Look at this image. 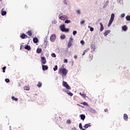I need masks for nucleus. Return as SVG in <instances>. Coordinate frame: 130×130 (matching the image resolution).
Masks as SVG:
<instances>
[{
    "label": "nucleus",
    "mask_w": 130,
    "mask_h": 130,
    "mask_svg": "<svg viewBox=\"0 0 130 130\" xmlns=\"http://www.w3.org/2000/svg\"><path fill=\"white\" fill-rule=\"evenodd\" d=\"M79 94L82 96V97H83V98H86V94L82 93L81 92H80Z\"/></svg>",
    "instance_id": "25"
},
{
    "label": "nucleus",
    "mask_w": 130,
    "mask_h": 130,
    "mask_svg": "<svg viewBox=\"0 0 130 130\" xmlns=\"http://www.w3.org/2000/svg\"><path fill=\"white\" fill-rule=\"evenodd\" d=\"M67 94H68V95H69V96H73V93L71 92V91H70V90H67L66 91Z\"/></svg>",
    "instance_id": "17"
},
{
    "label": "nucleus",
    "mask_w": 130,
    "mask_h": 130,
    "mask_svg": "<svg viewBox=\"0 0 130 130\" xmlns=\"http://www.w3.org/2000/svg\"><path fill=\"white\" fill-rule=\"evenodd\" d=\"M76 13L78 14V15H80V14H81L80 10H77Z\"/></svg>",
    "instance_id": "42"
},
{
    "label": "nucleus",
    "mask_w": 130,
    "mask_h": 130,
    "mask_svg": "<svg viewBox=\"0 0 130 130\" xmlns=\"http://www.w3.org/2000/svg\"><path fill=\"white\" fill-rule=\"evenodd\" d=\"M125 16V14H124V13H123L121 14V18H123Z\"/></svg>",
    "instance_id": "40"
},
{
    "label": "nucleus",
    "mask_w": 130,
    "mask_h": 130,
    "mask_svg": "<svg viewBox=\"0 0 130 130\" xmlns=\"http://www.w3.org/2000/svg\"><path fill=\"white\" fill-rule=\"evenodd\" d=\"M5 82H6V83H10V79H8V78H6L5 79Z\"/></svg>",
    "instance_id": "36"
},
{
    "label": "nucleus",
    "mask_w": 130,
    "mask_h": 130,
    "mask_svg": "<svg viewBox=\"0 0 130 130\" xmlns=\"http://www.w3.org/2000/svg\"><path fill=\"white\" fill-rule=\"evenodd\" d=\"M111 20H114V14L112 13L111 15Z\"/></svg>",
    "instance_id": "28"
},
{
    "label": "nucleus",
    "mask_w": 130,
    "mask_h": 130,
    "mask_svg": "<svg viewBox=\"0 0 130 130\" xmlns=\"http://www.w3.org/2000/svg\"><path fill=\"white\" fill-rule=\"evenodd\" d=\"M110 25H111V23H110V22H109L108 27H109L110 26Z\"/></svg>",
    "instance_id": "50"
},
{
    "label": "nucleus",
    "mask_w": 130,
    "mask_h": 130,
    "mask_svg": "<svg viewBox=\"0 0 130 130\" xmlns=\"http://www.w3.org/2000/svg\"><path fill=\"white\" fill-rule=\"evenodd\" d=\"M126 20L127 21H130V15H127V16H126Z\"/></svg>",
    "instance_id": "31"
},
{
    "label": "nucleus",
    "mask_w": 130,
    "mask_h": 130,
    "mask_svg": "<svg viewBox=\"0 0 130 130\" xmlns=\"http://www.w3.org/2000/svg\"><path fill=\"white\" fill-rule=\"evenodd\" d=\"M3 0H0V2H2Z\"/></svg>",
    "instance_id": "55"
},
{
    "label": "nucleus",
    "mask_w": 130,
    "mask_h": 130,
    "mask_svg": "<svg viewBox=\"0 0 130 130\" xmlns=\"http://www.w3.org/2000/svg\"><path fill=\"white\" fill-rule=\"evenodd\" d=\"M80 43L81 44H82V45H84V44H85V42H84V41L82 40L80 41Z\"/></svg>",
    "instance_id": "39"
},
{
    "label": "nucleus",
    "mask_w": 130,
    "mask_h": 130,
    "mask_svg": "<svg viewBox=\"0 0 130 130\" xmlns=\"http://www.w3.org/2000/svg\"><path fill=\"white\" fill-rule=\"evenodd\" d=\"M60 29L62 32H68L69 31H70V29L69 28H66V27L64 26V24H62L60 26Z\"/></svg>",
    "instance_id": "2"
},
{
    "label": "nucleus",
    "mask_w": 130,
    "mask_h": 130,
    "mask_svg": "<svg viewBox=\"0 0 130 130\" xmlns=\"http://www.w3.org/2000/svg\"><path fill=\"white\" fill-rule=\"evenodd\" d=\"M63 3L65 5H68V3H69V0H63Z\"/></svg>",
    "instance_id": "30"
},
{
    "label": "nucleus",
    "mask_w": 130,
    "mask_h": 130,
    "mask_svg": "<svg viewBox=\"0 0 130 130\" xmlns=\"http://www.w3.org/2000/svg\"><path fill=\"white\" fill-rule=\"evenodd\" d=\"M41 55H42V54H41Z\"/></svg>",
    "instance_id": "56"
},
{
    "label": "nucleus",
    "mask_w": 130,
    "mask_h": 130,
    "mask_svg": "<svg viewBox=\"0 0 130 130\" xmlns=\"http://www.w3.org/2000/svg\"><path fill=\"white\" fill-rule=\"evenodd\" d=\"M59 18L60 19V20H61L62 21H66V20H68V19H69L67 15H64L59 16Z\"/></svg>",
    "instance_id": "4"
},
{
    "label": "nucleus",
    "mask_w": 130,
    "mask_h": 130,
    "mask_svg": "<svg viewBox=\"0 0 130 130\" xmlns=\"http://www.w3.org/2000/svg\"><path fill=\"white\" fill-rule=\"evenodd\" d=\"M73 38H70L69 42H68V48H70V47H71V46H72V44H73Z\"/></svg>",
    "instance_id": "5"
},
{
    "label": "nucleus",
    "mask_w": 130,
    "mask_h": 130,
    "mask_svg": "<svg viewBox=\"0 0 130 130\" xmlns=\"http://www.w3.org/2000/svg\"><path fill=\"white\" fill-rule=\"evenodd\" d=\"M57 66H55V67L53 68V70L54 71V72H55L56 71H57Z\"/></svg>",
    "instance_id": "34"
},
{
    "label": "nucleus",
    "mask_w": 130,
    "mask_h": 130,
    "mask_svg": "<svg viewBox=\"0 0 130 130\" xmlns=\"http://www.w3.org/2000/svg\"><path fill=\"white\" fill-rule=\"evenodd\" d=\"M33 42L34 43H37L38 42V39L37 38H34L33 39Z\"/></svg>",
    "instance_id": "18"
},
{
    "label": "nucleus",
    "mask_w": 130,
    "mask_h": 130,
    "mask_svg": "<svg viewBox=\"0 0 130 130\" xmlns=\"http://www.w3.org/2000/svg\"><path fill=\"white\" fill-rule=\"evenodd\" d=\"M80 117L82 120H84L86 118V116L84 114H81L80 115Z\"/></svg>",
    "instance_id": "15"
},
{
    "label": "nucleus",
    "mask_w": 130,
    "mask_h": 130,
    "mask_svg": "<svg viewBox=\"0 0 130 130\" xmlns=\"http://www.w3.org/2000/svg\"><path fill=\"white\" fill-rule=\"evenodd\" d=\"M123 118L124 120H125L126 121H127V120H128V116H127V114H124L123 116Z\"/></svg>",
    "instance_id": "11"
},
{
    "label": "nucleus",
    "mask_w": 130,
    "mask_h": 130,
    "mask_svg": "<svg viewBox=\"0 0 130 130\" xmlns=\"http://www.w3.org/2000/svg\"><path fill=\"white\" fill-rule=\"evenodd\" d=\"M109 33H110V30H106L104 33V35H105V36H107V35H108Z\"/></svg>",
    "instance_id": "14"
},
{
    "label": "nucleus",
    "mask_w": 130,
    "mask_h": 130,
    "mask_svg": "<svg viewBox=\"0 0 130 130\" xmlns=\"http://www.w3.org/2000/svg\"><path fill=\"white\" fill-rule=\"evenodd\" d=\"M52 57H56V55H55L54 53L51 54Z\"/></svg>",
    "instance_id": "35"
},
{
    "label": "nucleus",
    "mask_w": 130,
    "mask_h": 130,
    "mask_svg": "<svg viewBox=\"0 0 130 130\" xmlns=\"http://www.w3.org/2000/svg\"><path fill=\"white\" fill-rule=\"evenodd\" d=\"M56 38V37L55 36V34H52L50 38V40L52 42H53L55 40Z\"/></svg>",
    "instance_id": "6"
},
{
    "label": "nucleus",
    "mask_w": 130,
    "mask_h": 130,
    "mask_svg": "<svg viewBox=\"0 0 130 130\" xmlns=\"http://www.w3.org/2000/svg\"><path fill=\"white\" fill-rule=\"evenodd\" d=\"M73 130H76V128H73Z\"/></svg>",
    "instance_id": "53"
},
{
    "label": "nucleus",
    "mask_w": 130,
    "mask_h": 130,
    "mask_svg": "<svg viewBox=\"0 0 130 130\" xmlns=\"http://www.w3.org/2000/svg\"><path fill=\"white\" fill-rule=\"evenodd\" d=\"M25 49H27V50H30L31 49V47H30V46H26L25 47H24Z\"/></svg>",
    "instance_id": "22"
},
{
    "label": "nucleus",
    "mask_w": 130,
    "mask_h": 130,
    "mask_svg": "<svg viewBox=\"0 0 130 130\" xmlns=\"http://www.w3.org/2000/svg\"><path fill=\"white\" fill-rule=\"evenodd\" d=\"M122 29L123 31H126V30H127V26H126V25H123L122 27Z\"/></svg>",
    "instance_id": "16"
},
{
    "label": "nucleus",
    "mask_w": 130,
    "mask_h": 130,
    "mask_svg": "<svg viewBox=\"0 0 130 130\" xmlns=\"http://www.w3.org/2000/svg\"><path fill=\"white\" fill-rule=\"evenodd\" d=\"M85 52H88V51H90V48H87V49H86L85 50H84Z\"/></svg>",
    "instance_id": "37"
},
{
    "label": "nucleus",
    "mask_w": 130,
    "mask_h": 130,
    "mask_svg": "<svg viewBox=\"0 0 130 130\" xmlns=\"http://www.w3.org/2000/svg\"><path fill=\"white\" fill-rule=\"evenodd\" d=\"M64 62H66V63H68V59H64Z\"/></svg>",
    "instance_id": "47"
},
{
    "label": "nucleus",
    "mask_w": 130,
    "mask_h": 130,
    "mask_svg": "<svg viewBox=\"0 0 130 130\" xmlns=\"http://www.w3.org/2000/svg\"><path fill=\"white\" fill-rule=\"evenodd\" d=\"M85 54H86V53L85 51L83 52L82 55H85Z\"/></svg>",
    "instance_id": "51"
},
{
    "label": "nucleus",
    "mask_w": 130,
    "mask_h": 130,
    "mask_svg": "<svg viewBox=\"0 0 130 130\" xmlns=\"http://www.w3.org/2000/svg\"><path fill=\"white\" fill-rule=\"evenodd\" d=\"M1 13L2 16H6L7 15V11H4V8L2 9Z\"/></svg>",
    "instance_id": "10"
},
{
    "label": "nucleus",
    "mask_w": 130,
    "mask_h": 130,
    "mask_svg": "<svg viewBox=\"0 0 130 130\" xmlns=\"http://www.w3.org/2000/svg\"><path fill=\"white\" fill-rule=\"evenodd\" d=\"M58 74H59V75H61L62 77H66L68 74V70L64 68H60L58 71Z\"/></svg>",
    "instance_id": "1"
},
{
    "label": "nucleus",
    "mask_w": 130,
    "mask_h": 130,
    "mask_svg": "<svg viewBox=\"0 0 130 130\" xmlns=\"http://www.w3.org/2000/svg\"><path fill=\"white\" fill-rule=\"evenodd\" d=\"M77 105H78V106H80V107H82V106H81V105H79V104H77Z\"/></svg>",
    "instance_id": "52"
},
{
    "label": "nucleus",
    "mask_w": 130,
    "mask_h": 130,
    "mask_svg": "<svg viewBox=\"0 0 130 130\" xmlns=\"http://www.w3.org/2000/svg\"><path fill=\"white\" fill-rule=\"evenodd\" d=\"M84 23H85V21H84V20H82V21L80 22V24H84Z\"/></svg>",
    "instance_id": "46"
},
{
    "label": "nucleus",
    "mask_w": 130,
    "mask_h": 130,
    "mask_svg": "<svg viewBox=\"0 0 130 130\" xmlns=\"http://www.w3.org/2000/svg\"><path fill=\"white\" fill-rule=\"evenodd\" d=\"M66 38V36L64 35H62L60 36L61 39H64Z\"/></svg>",
    "instance_id": "32"
},
{
    "label": "nucleus",
    "mask_w": 130,
    "mask_h": 130,
    "mask_svg": "<svg viewBox=\"0 0 130 130\" xmlns=\"http://www.w3.org/2000/svg\"><path fill=\"white\" fill-rule=\"evenodd\" d=\"M112 22H113V19H110V21H109V23H110L111 24H112Z\"/></svg>",
    "instance_id": "45"
},
{
    "label": "nucleus",
    "mask_w": 130,
    "mask_h": 130,
    "mask_svg": "<svg viewBox=\"0 0 130 130\" xmlns=\"http://www.w3.org/2000/svg\"><path fill=\"white\" fill-rule=\"evenodd\" d=\"M74 58L77 59V57H78V56H77V55H75L74 56Z\"/></svg>",
    "instance_id": "48"
},
{
    "label": "nucleus",
    "mask_w": 130,
    "mask_h": 130,
    "mask_svg": "<svg viewBox=\"0 0 130 130\" xmlns=\"http://www.w3.org/2000/svg\"><path fill=\"white\" fill-rule=\"evenodd\" d=\"M42 70L43 71H46L47 70H48V67L46 65H44V64H42Z\"/></svg>",
    "instance_id": "8"
},
{
    "label": "nucleus",
    "mask_w": 130,
    "mask_h": 130,
    "mask_svg": "<svg viewBox=\"0 0 130 130\" xmlns=\"http://www.w3.org/2000/svg\"><path fill=\"white\" fill-rule=\"evenodd\" d=\"M62 84H63V87L66 88V89H67L68 90H71V86L70 85H69V84H68V83H67V82H65L63 81L62 82Z\"/></svg>",
    "instance_id": "3"
},
{
    "label": "nucleus",
    "mask_w": 130,
    "mask_h": 130,
    "mask_svg": "<svg viewBox=\"0 0 130 130\" xmlns=\"http://www.w3.org/2000/svg\"><path fill=\"white\" fill-rule=\"evenodd\" d=\"M71 120H67V123L70 124V123H71Z\"/></svg>",
    "instance_id": "44"
},
{
    "label": "nucleus",
    "mask_w": 130,
    "mask_h": 130,
    "mask_svg": "<svg viewBox=\"0 0 130 130\" xmlns=\"http://www.w3.org/2000/svg\"><path fill=\"white\" fill-rule=\"evenodd\" d=\"M41 51H42V49H41V48L37 49V53H41Z\"/></svg>",
    "instance_id": "26"
},
{
    "label": "nucleus",
    "mask_w": 130,
    "mask_h": 130,
    "mask_svg": "<svg viewBox=\"0 0 130 130\" xmlns=\"http://www.w3.org/2000/svg\"><path fill=\"white\" fill-rule=\"evenodd\" d=\"M11 99H12V100H13L14 101H18V98H15V96H12L11 97Z\"/></svg>",
    "instance_id": "23"
},
{
    "label": "nucleus",
    "mask_w": 130,
    "mask_h": 130,
    "mask_svg": "<svg viewBox=\"0 0 130 130\" xmlns=\"http://www.w3.org/2000/svg\"><path fill=\"white\" fill-rule=\"evenodd\" d=\"M88 58H89L88 60H89V61H91V60H92V59H93V56L91 54H89V56H88Z\"/></svg>",
    "instance_id": "20"
},
{
    "label": "nucleus",
    "mask_w": 130,
    "mask_h": 130,
    "mask_svg": "<svg viewBox=\"0 0 130 130\" xmlns=\"http://www.w3.org/2000/svg\"><path fill=\"white\" fill-rule=\"evenodd\" d=\"M100 25L101 26L100 31L102 32V31H103V30H104V27L103 26V24L101 22L100 23Z\"/></svg>",
    "instance_id": "12"
},
{
    "label": "nucleus",
    "mask_w": 130,
    "mask_h": 130,
    "mask_svg": "<svg viewBox=\"0 0 130 130\" xmlns=\"http://www.w3.org/2000/svg\"><path fill=\"white\" fill-rule=\"evenodd\" d=\"M73 35H76V34H77V31L76 30L73 31Z\"/></svg>",
    "instance_id": "43"
},
{
    "label": "nucleus",
    "mask_w": 130,
    "mask_h": 130,
    "mask_svg": "<svg viewBox=\"0 0 130 130\" xmlns=\"http://www.w3.org/2000/svg\"><path fill=\"white\" fill-rule=\"evenodd\" d=\"M26 34H27V35H28V36H32V31H31V30H28Z\"/></svg>",
    "instance_id": "19"
},
{
    "label": "nucleus",
    "mask_w": 130,
    "mask_h": 130,
    "mask_svg": "<svg viewBox=\"0 0 130 130\" xmlns=\"http://www.w3.org/2000/svg\"><path fill=\"white\" fill-rule=\"evenodd\" d=\"M20 38L22 39H25V38H28V36L27 35H26L25 34H21V35L20 36Z\"/></svg>",
    "instance_id": "9"
},
{
    "label": "nucleus",
    "mask_w": 130,
    "mask_h": 130,
    "mask_svg": "<svg viewBox=\"0 0 130 130\" xmlns=\"http://www.w3.org/2000/svg\"><path fill=\"white\" fill-rule=\"evenodd\" d=\"M41 86H42V83L41 82H40V81H39L38 84L37 85V87H38L39 88H40V87H41Z\"/></svg>",
    "instance_id": "24"
},
{
    "label": "nucleus",
    "mask_w": 130,
    "mask_h": 130,
    "mask_svg": "<svg viewBox=\"0 0 130 130\" xmlns=\"http://www.w3.org/2000/svg\"><path fill=\"white\" fill-rule=\"evenodd\" d=\"M24 90H30V87H29V86H25L24 87Z\"/></svg>",
    "instance_id": "29"
},
{
    "label": "nucleus",
    "mask_w": 130,
    "mask_h": 130,
    "mask_svg": "<svg viewBox=\"0 0 130 130\" xmlns=\"http://www.w3.org/2000/svg\"><path fill=\"white\" fill-rule=\"evenodd\" d=\"M109 3V1H107V3L108 4Z\"/></svg>",
    "instance_id": "54"
},
{
    "label": "nucleus",
    "mask_w": 130,
    "mask_h": 130,
    "mask_svg": "<svg viewBox=\"0 0 130 130\" xmlns=\"http://www.w3.org/2000/svg\"><path fill=\"white\" fill-rule=\"evenodd\" d=\"M90 31H91V32L94 31V28L92 27H90Z\"/></svg>",
    "instance_id": "41"
},
{
    "label": "nucleus",
    "mask_w": 130,
    "mask_h": 130,
    "mask_svg": "<svg viewBox=\"0 0 130 130\" xmlns=\"http://www.w3.org/2000/svg\"><path fill=\"white\" fill-rule=\"evenodd\" d=\"M81 104H83V105L86 106L88 105V104L86 102H84L83 103H81Z\"/></svg>",
    "instance_id": "38"
},
{
    "label": "nucleus",
    "mask_w": 130,
    "mask_h": 130,
    "mask_svg": "<svg viewBox=\"0 0 130 130\" xmlns=\"http://www.w3.org/2000/svg\"><path fill=\"white\" fill-rule=\"evenodd\" d=\"M91 126V123H88V124H85L83 127H84V128H88L89 127Z\"/></svg>",
    "instance_id": "13"
},
{
    "label": "nucleus",
    "mask_w": 130,
    "mask_h": 130,
    "mask_svg": "<svg viewBox=\"0 0 130 130\" xmlns=\"http://www.w3.org/2000/svg\"><path fill=\"white\" fill-rule=\"evenodd\" d=\"M64 23L66 24H69V23H71V20L66 19L65 20Z\"/></svg>",
    "instance_id": "27"
},
{
    "label": "nucleus",
    "mask_w": 130,
    "mask_h": 130,
    "mask_svg": "<svg viewBox=\"0 0 130 130\" xmlns=\"http://www.w3.org/2000/svg\"><path fill=\"white\" fill-rule=\"evenodd\" d=\"M41 63L42 64H45V63H46V58H45V57L43 56L41 57Z\"/></svg>",
    "instance_id": "7"
},
{
    "label": "nucleus",
    "mask_w": 130,
    "mask_h": 130,
    "mask_svg": "<svg viewBox=\"0 0 130 130\" xmlns=\"http://www.w3.org/2000/svg\"><path fill=\"white\" fill-rule=\"evenodd\" d=\"M79 127L80 129H82V130H86L85 128H83V126H82V123H79Z\"/></svg>",
    "instance_id": "21"
},
{
    "label": "nucleus",
    "mask_w": 130,
    "mask_h": 130,
    "mask_svg": "<svg viewBox=\"0 0 130 130\" xmlns=\"http://www.w3.org/2000/svg\"><path fill=\"white\" fill-rule=\"evenodd\" d=\"M6 69H7L6 67H4L2 68L3 73H6Z\"/></svg>",
    "instance_id": "33"
},
{
    "label": "nucleus",
    "mask_w": 130,
    "mask_h": 130,
    "mask_svg": "<svg viewBox=\"0 0 130 130\" xmlns=\"http://www.w3.org/2000/svg\"><path fill=\"white\" fill-rule=\"evenodd\" d=\"M104 110H105V112H107L108 111V109H106Z\"/></svg>",
    "instance_id": "49"
}]
</instances>
